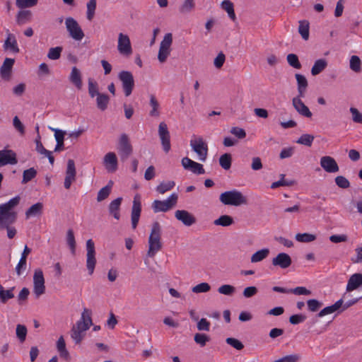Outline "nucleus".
Segmentation results:
<instances>
[{
	"label": "nucleus",
	"mask_w": 362,
	"mask_h": 362,
	"mask_svg": "<svg viewBox=\"0 0 362 362\" xmlns=\"http://www.w3.org/2000/svg\"><path fill=\"white\" fill-rule=\"evenodd\" d=\"M62 50L63 47L60 46L52 47L48 51L47 57L52 60H57L60 58Z\"/></svg>",
	"instance_id": "603ef678"
},
{
	"label": "nucleus",
	"mask_w": 362,
	"mask_h": 362,
	"mask_svg": "<svg viewBox=\"0 0 362 362\" xmlns=\"http://www.w3.org/2000/svg\"><path fill=\"white\" fill-rule=\"evenodd\" d=\"M109 101L110 98L107 94H98V95L96 98V104L98 108L101 111L105 110L107 108Z\"/></svg>",
	"instance_id": "c9c22d12"
},
{
	"label": "nucleus",
	"mask_w": 362,
	"mask_h": 362,
	"mask_svg": "<svg viewBox=\"0 0 362 362\" xmlns=\"http://www.w3.org/2000/svg\"><path fill=\"white\" fill-rule=\"evenodd\" d=\"M15 59L11 58H6L2 66L0 68V74L3 79L8 80L11 77L13 66Z\"/></svg>",
	"instance_id": "4be33fe9"
},
{
	"label": "nucleus",
	"mask_w": 362,
	"mask_h": 362,
	"mask_svg": "<svg viewBox=\"0 0 362 362\" xmlns=\"http://www.w3.org/2000/svg\"><path fill=\"white\" fill-rule=\"evenodd\" d=\"M302 97L293 98L292 100L293 105L296 110L302 116L306 117H311L312 112L310 111L309 108L304 104V103L301 100Z\"/></svg>",
	"instance_id": "412c9836"
},
{
	"label": "nucleus",
	"mask_w": 362,
	"mask_h": 362,
	"mask_svg": "<svg viewBox=\"0 0 362 362\" xmlns=\"http://www.w3.org/2000/svg\"><path fill=\"white\" fill-rule=\"evenodd\" d=\"M51 129L54 132V137L57 141V145L55 146L54 151L57 152L64 150V140L66 132L63 130L58 129L52 128Z\"/></svg>",
	"instance_id": "7c9ffc66"
},
{
	"label": "nucleus",
	"mask_w": 362,
	"mask_h": 362,
	"mask_svg": "<svg viewBox=\"0 0 362 362\" xmlns=\"http://www.w3.org/2000/svg\"><path fill=\"white\" fill-rule=\"evenodd\" d=\"M118 153L122 161H125L133 152V148L129 139L126 134H122L119 139L117 146Z\"/></svg>",
	"instance_id": "0eeeda50"
},
{
	"label": "nucleus",
	"mask_w": 362,
	"mask_h": 362,
	"mask_svg": "<svg viewBox=\"0 0 362 362\" xmlns=\"http://www.w3.org/2000/svg\"><path fill=\"white\" fill-rule=\"evenodd\" d=\"M336 185L342 189H347L350 187L349 181L344 176L339 175L335 177Z\"/></svg>",
	"instance_id": "338daca9"
},
{
	"label": "nucleus",
	"mask_w": 362,
	"mask_h": 362,
	"mask_svg": "<svg viewBox=\"0 0 362 362\" xmlns=\"http://www.w3.org/2000/svg\"><path fill=\"white\" fill-rule=\"evenodd\" d=\"M141 212V196L137 194L134 196L131 212L132 226L135 229L138 225Z\"/></svg>",
	"instance_id": "ddd939ff"
},
{
	"label": "nucleus",
	"mask_w": 362,
	"mask_h": 362,
	"mask_svg": "<svg viewBox=\"0 0 362 362\" xmlns=\"http://www.w3.org/2000/svg\"><path fill=\"white\" fill-rule=\"evenodd\" d=\"M316 239V236L310 233H298L296 235V240L300 243H310Z\"/></svg>",
	"instance_id": "6e6d98bb"
},
{
	"label": "nucleus",
	"mask_w": 362,
	"mask_h": 362,
	"mask_svg": "<svg viewBox=\"0 0 362 362\" xmlns=\"http://www.w3.org/2000/svg\"><path fill=\"white\" fill-rule=\"evenodd\" d=\"M194 340L197 344L203 347L210 341V337L205 334L197 333L194 334Z\"/></svg>",
	"instance_id": "5fc2aeb1"
},
{
	"label": "nucleus",
	"mask_w": 362,
	"mask_h": 362,
	"mask_svg": "<svg viewBox=\"0 0 362 362\" xmlns=\"http://www.w3.org/2000/svg\"><path fill=\"white\" fill-rule=\"evenodd\" d=\"M66 243L73 255H75L76 252V240L74 233L72 229H69L66 232Z\"/></svg>",
	"instance_id": "4c0bfd02"
},
{
	"label": "nucleus",
	"mask_w": 362,
	"mask_h": 362,
	"mask_svg": "<svg viewBox=\"0 0 362 362\" xmlns=\"http://www.w3.org/2000/svg\"><path fill=\"white\" fill-rule=\"evenodd\" d=\"M111 185H107L101 188L98 193L97 201L102 202L107 198L111 192Z\"/></svg>",
	"instance_id": "4d7b16f0"
},
{
	"label": "nucleus",
	"mask_w": 362,
	"mask_h": 362,
	"mask_svg": "<svg viewBox=\"0 0 362 362\" xmlns=\"http://www.w3.org/2000/svg\"><path fill=\"white\" fill-rule=\"evenodd\" d=\"M150 106L151 107V110L149 112V115L154 117H158L160 115L159 112V103L154 95H150Z\"/></svg>",
	"instance_id": "e433bc0d"
},
{
	"label": "nucleus",
	"mask_w": 362,
	"mask_h": 362,
	"mask_svg": "<svg viewBox=\"0 0 362 362\" xmlns=\"http://www.w3.org/2000/svg\"><path fill=\"white\" fill-rule=\"evenodd\" d=\"M65 25L69 36L76 41H81L84 37V33L78 23L72 17L65 20Z\"/></svg>",
	"instance_id": "39448f33"
},
{
	"label": "nucleus",
	"mask_w": 362,
	"mask_h": 362,
	"mask_svg": "<svg viewBox=\"0 0 362 362\" xmlns=\"http://www.w3.org/2000/svg\"><path fill=\"white\" fill-rule=\"evenodd\" d=\"M27 332V328L25 325H18L16 326V336L21 342H23L25 340Z\"/></svg>",
	"instance_id": "680f3d73"
},
{
	"label": "nucleus",
	"mask_w": 362,
	"mask_h": 362,
	"mask_svg": "<svg viewBox=\"0 0 362 362\" xmlns=\"http://www.w3.org/2000/svg\"><path fill=\"white\" fill-rule=\"evenodd\" d=\"M221 7L225 10L230 19L235 21L236 18L235 13L234 11L233 4L229 0H224L221 3Z\"/></svg>",
	"instance_id": "a19ab883"
},
{
	"label": "nucleus",
	"mask_w": 362,
	"mask_h": 362,
	"mask_svg": "<svg viewBox=\"0 0 362 362\" xmlns=\"http://www.w3.org/2000/svg\"><path fill=\"white\" fill-rule=\"evenodd\" d=\"M42 209L43 204L41 202L32 205L25 212L26 218L40 215L42 212Z\"/></svg>",
	"instance_id": "f704fd0d"
},
{
	"label": "nucleus",
	"mask_w": 362,
	"mask_h": 362,
	"mask_svg": "<svg viewBox=\"0 0 362 362\" xmlns=\"http://www.w3.org/2000/svg\"><path fill=\"white\" fill-rule=\"evenodd\" d=\"M33 292L37 298L45 293V278L40 269H35L34 272Z\"/></svg>",
	"instance_id": "9d476101"
},
{
	"label": "nucleus",
	"mask_w": 362,
	"mask_h": 362,
	"mask_svg": "<svg viewBox=\"0 0 362 362\" xmlns=\"http://www.w3.org/2000/svg\"><path fill=\"white\" fill-rule=\"evenodd\" d=\"M286 59L288 64L296 69H300L301 68V64L299 62L298 57L295 54H288L286 57Z\"/></svg>",
	"instance_id": "864d4df0"
},
{
	"label": "nucleus",
	"mask_w": 362,
	"mask_h": 362,
	"mask_svg": "<svg viewBox=\"0 0 362 362\" xmlns=\"http://www.w3.org/2000/svg\"><path fill=\"white\" fill-rule=\"evenodd\" d=\"M327 61L325 59H317L311 68V74L317 76L323 71L327 66Z\"/></svg>",
	"instance_id": "72a5a7b5"
},
{
	"label": "nucleus",
	"mask_w": 362,
	"mask_h": 362,
	"mask_svg": "<svg viewBox=\"0 0 362 362\" xmlns=\"http://www.w3.org/2000/svg\"><path fill=\"white\" fill-rule=\"evenodd\" d=\"M349 111L352 115V120L356 123L362 124V113L357 108L353 107H350Z\"/></svg>",
	"instance_id": "774afa93"
},
{
	"label": "nucleus",
	"mask_w": 362,
	"mask_h": 362,
	"mask_svg": "<svg viewBox=\"0 0 362 362\" xmlns=\"http://www.w3.org/2000/svg\"><path fill=\"white\" fill-rule=\"evenodd\" d=\"M4 48L9 49L13 53H18L20 51L15 35L11 33L8 30H7V37L4 42Z\"/></svg>",
	"instance_id": "b1692460"
},
{
	"label": "nucleus",
	"mask_w": 362,
	"mask_h": 362,
	"mask_svg": "<svg viewBox=\"0 0 362 362\" xmlns=\"http://www.w3.org/2000/svg\"><path fill=\"white\" fill-rule=\"evenodd\" d=\"M117 50L120 54L129 57L132 54L130 39L127 35L122 33L118 35Z\"/></svg>",
	"instance_id": "9b49d317"
},
{
	"label": "nucleus",
	"mask_w": 362,
	"mask_h": 362,
	"mask_svg": "<svg viewBox=\"0 0 362 362\" xmlns=\"http://www.w3.org/2000/svg\"><path fill=\"white\" fill-rule=\"evenodd\" d=\"M88 93L90 98L98 96L101 94L98 90V84L92 78L88 79Z\"/></svg>",
	"instance_id": "8fccbe9b"
},
{
	"label": "nucleus",
	"mask_w": 362,
	"mask_h": 362,
	"mask_svg": "<svg viewBox=\"0 0 362 362\" xmlns=\"http://www.w3.org/2000/svg\"><path fill=\"white\" fill-rule=\"evenodd\" d=\"M234 220L229 215H222L214 221V225L223 227L230 226L233 224Z\"/></svg>",
	"instance_id": "ea45409f"
},
{
	"label": "nucleus",
	"mask_w": 362,
	"mask_h": 362,
	"mask_svg": "<svg viewBox=\"0 0 362 362\" xmlns=\"http://www.w3.org/2000/svg\"><path fill=\"white\" fill-rule=\"evenodd\" d=\"M349 66L353 71L359 73L361 71V61L360 58L356 55L351 56L350 58Z\"/></svg>",
	"instance_id": "a18cd8bd"
},
{
	"label": "nucleus",
	"mask_w": 362,
	"mask_h": 362,
	"mask_svg": "<svg viewBox=\"0 0 362 362\" xmlns=\"http://www.w3.org/2000/svg\"><path fill=\"white\" fill-rule=\"evenodd\" d=\"M218 291L220 293L223 294V295L232 296L235 293V288L234 286H233L231 285L224 284V285L221 286L218 288Z\"/></svg>",
	"instance_id": "e2e57ef3"
},
{
	"label": "nucleus",
	"mask_w": 362,
	"mask_h": 362,
	"mask_svg": "<svg viewBox=\"0 0 362 362\" xmlns=\"http://www.w3.org/2000/svg\"><path fill=\"white\" fill-rule=\"evenodd\" d=\"M118 78L122 82L125 96H129L134 88L133 74L129 71H122L119 73Z\"/></svg>",
	"instance_id": "6e6552de"
},
{
	"label": "nucleus",
	"mask_w": 362,
	"mask_h": 362,
	"mask_svg": "<svg viewBox=\"0 0 362 362\" xmlns=\"http://www.w3.org/2000/svg\"><path fill=\"white\" fill-rule=\"evenodd\" d=\"M307 305L308 310L311 312H316L322 306V303L316 299L308 300Z\"/></svg>",
	"instance_id": "0e129e2a"
},
{
	"label": "nucleus",
	"mask_w": 362,
	"mask_h": 362,
	"mask_svg": "<svg viewBox=\"0 0 362 362\" xmlns=\"http://www.w3.org/2000/svg\"><path fill=\"white\" fill-rule=\"evenodd\" d=\"M57 349L59 356L66 361H69L71 357L69 352L66 349V343L63 336H60L57 341Z\"/></svg>",
	"instance_id": "bb28decb"
},
{
	"label": "nucleus",
	"mask_w": 362,
	"mask_h": 362,
	"mask_svg": "<svg viewBox=\"0 0 362 362\" xmlns=\"http://www.w3.org/2000/svg\"><path fill=\"white\" fill-rule=\"evenodd\" d=\"M320 165L326 172L329 173H337L339 169L336 160L328 156L321 158Z\"/></svg>",
	"instance_id": "6ab92c4d"
},
{
	"label": "nucleus",
	"mask_w": 362,
	"mask_h": 362,
	"mask_svg": "<svg viewBox=\"0 0 362 362\" xmlns=\"http://www.w3.org/2000/svg\"><path fill=\"white\" fill-rule=\"evenodd\" d=\"M76 168L75 163L73 160L69 159L67 162V168L66 170V177L64 179V187L69 189L73 182L76 180Z\"/></svg>",
	"instance_id": "dca6fc26"
},
{
	"label": "nucleus",
	"mask_w": 362,
	"mask_h": 362,
	"mask_svg": "<svg viewBox=\"0 0 362 362\" xmlns=\"http://www.w3.org/2000/svg\"><path fill=\"white\" fill-rule=\"evenodd\" d=\"M122 198L118 197L112 201L109 205V211L115 218L117 220L119 219V209L122 204Z\"/></svg>",
	"instance_id": "473e14b6"
},
{
	"label": "nucleus",
	"mask_w": 362,
	"mask_h": 362,
	"mask_svg": "<svg viewBox=\"0 0 362 362\" xmlns=\"http://www.w3.org/2000/svg\"><path fill=\"white\" fill-rule=\"evenodd\" d=\"M190 146L197 154L199 160L204 162L208 156V145L202 137H197L191 139Z\"/></svg>",
	"instance_id": "423d86ee"
},
{
	"label": "nucleus",
	"mask_w": 362,
	"mask_h": 362,
	"mask_svg": "<svg viewBox=\"0 0 362 362\" xmlns=\"http://www.w3.org/2000/svg\"><path fill=\"white\" fill-rule=\"evenodd\" d=\"M158 136L160 139L163 151L168 153L170 150V135L167 124L161 122L158 125Z\"/></svg>",
	"instance_id": "f8f14e48"
},
{
	"label": "nucleus",
	"mask_w": 362,
	"mask_h": 362,
	"mask_svg": "<svg viewBox=\"0 0 362 362\" xmlns=\"http://www.w3.org/2000/svg\"><path fill=\"white\" fill-rule=\"evenodd\" d=\"M18 163L16 153L8 149L0 151V167L6 165H16Z\"/></svg>",
	"instance_id": "2eb2a0df"
},
{
	"label": "nucleus",
	"mask_w": 362,
	"mask_h": 362,
	"mask_svg": "<svg viewBox=\"0 0 362 362\" xmlns=\"http://www.w3.org/2000/svg\"><path fill=\"white\" fill-rule=\"evenodd\" d=\"M313 140L314 136L313 135L304 134L299 137L296 142L299 144L305 145L307 146H311Z\"/></svg>",
	"instance_id": "13d9d810"
},
{
	"label": "nucleus",
	"mask_w": 362,
	"mask_h": 362,
	"mask_svg": "<svg viewBox=\"0 0 362 362\" xmlns=\"http://www.w3.org/2000/svg\"><path fill=\"white\" fill-rule=\"evenodd\" d=\"M20 199V197L16 196L11 199L8 202L0 204V214L6 212L16 213L13 211L12 209L19 204Z\"/></svg>",
	"instance_id": "cd10ccee"
},
{
	"label": "nucleus",
	"mask_w": 362,
	"mask_h": 362,
	"mask_svg": "<svg viewBox=\"0 0 362 362\" xmlns=\"http://www.w3.org/2000/svg\"><path fill=\"white\" fill-rule=\"evenodd\" d=\"M295 77L297 81L299 97H304L305 92L308 87V81L303 75L300 74H296Z\"/></svg>",
	"instance_id": "2f4dec72"
},
{
	"label": "nucleus",
	"mask_w": 362,
	"mask_h": 362,
	"mask_svg": "<svg viewBox=\"0 0 362 362\" xmlns=\"http://www.w3.org/2000/svg\"><path fill=\"white\" fill-rule=\"evenodd\" d=\"M211 323L206 318L198 320L197 327L199 331L209 332L210 330Z\"/></svg>",
	"instance_id": "69168bd1"
},
{
	"label": "nucleus",
	"mask_w": 362,
	"mask_h": 362,
	"mask_svg": "<svg viewBox=\"0 0 362 362\" xmlns=\"http://www.w3.org/2000/svg\"><path fill=\"white\" fill-rule=\"evenodd\" d=\"M272 263L274 266L279 267L281 269H284L288 268L291 265L292 259L289 255L281 252L272 259Z\"/></svg>",
	"instance_id": "f3484780"
},
{
	"label": "nucleus",
	"mask_w": 362,
	"mask_h": 362,
	"mask_svg": "<svg viewBox=\"0 0 362 362\" xmlns=\"http://www.w3.org/2000/svg\"><path fill=\"white\" fill-rule=\"evenodd\" d=\"M37 175V170L34 168H30L23 171L22 183L25 184L35 178Z\"/></svg>",
	"instance_id": "de8ad7c7"
},
{
	"label": "nucleus",
	"mask_w": 362,
	"mask_h": 362,
	"mask_svg": "<svg viewBox=\"0 0 362 362\" xmlns=\"http://www.w3.org/2000/svg\"><path fill=\"white\" fill-rule=\"evenodd\" d=\"M37 4V0H16L17 7L21 9L30 8Z\"/></svg>",
	"instance_id": "052dcab7"
},
{
	"label": "nucleus",
	"mask_w": 362,
	"mask_h": 362,
	"mask_svg": "<svg viewBox=\"0 0 362 362\" xmlns=\"http://www.w3.org/2000/svg\"><path fill=\"white\" fill-rule=\"evenodd\" d=\"M96 5H97L96 0H89L87 3L86 16L89 21H91L95 16Z\"/></svg>",
	"instance_id": "3c124183"
},
{
	"label": "nucleus",
	"mask_w": 362,
	"mask_h": 362,
	"mask_svg": "<svg viewBox=\"0 0 362 362\" xmlns=\"http://www.w3.org/2000/svg\"><path fill=\"white\" fill-rule=\"evenodd\" d=\"M103 163L105 169L110 173H114L117 169V158L115 153L109 152L103 159Z\"/></svg>",
	"instance_id": "aec40b11"
},
{
	"label": "nucleus",
	"mask_w": 362,
	"mask_h": 362,
	"mask_svg": "<svg viewBox=\"0 0 362 362\" xmlns=\"http://www.w3.org/2000/svg\"><path fill=\"white\" fill-rule=\"evenodd\" d=\"M220 202L224 205L240 206L246 204L247 198L238 190L226 191L221 194Z\"/></svg>",
	"instance_id": "7ed1b4c3"
},
{
	"label": "nucleus",
	"mask_w": 362,
	"mask_h": 362,
	"mask_svg": "<svg viewBox=\"0 0 362 362\" xmlns=\"http://www.w3.org/2000/svg\"><path fill=\"white\" fill-rule=\"evenodd\" d=\"M269 254L268 248H264L255 252L251 257V262H259L264 259Z\"/></svg>",
	"instance_id": "58836bf2"
},
{
	"label": "nucleus",
	"mask_w": 362,
	"mask_h": 362,
	"mask_svg": "<svg viewBox=\"0 0 362 362\" xmlns=\"http://www.w3.org/2000/svg\"><path fill=\"white\" fill-rule=\"evenodd\" d=\"M362 285V274L355 273L348 280L346 291L350 292L359 288Z\"/></svg>",
	"instance_id": "5701e85b"
},
{
	"label": "nucleus",
	"mask_w": 362,
	"mask_h": 362,
	"mask_svg": "<svg viewBox=\"0 0 362 362\" xmlns=\"http://www.w3.org/2000/svg\"><path fill=\"white\" fill-rule=\"evenodd\" d=\"M344 303L343 299L341 298L339 300H337L334 304L325 307L322 310H321L316 315L317 317H322L325 315L332 314L339 310L341 306L342 303Z\"/></svg>",
	"instance_id": "c85d7f7f"
},
{
	"label": "nucleus",
	"mask_w": 362,
	"mask_h": 362,
	"mask_svg": "<svg viewBox=\"0 0 362 362\" xmlns=\"http://www.w3.org/2000/svg\"><path fill=\"white\" fill-rule=\"evenodd\" d=\"M232 156L230 153H226L221 155L219 158V165L222 168L227 170L231 167Z\"/></svg>",
	"instance_id": "79ce46f5"
},
{
	"label": "nucleus",
	"mask_w": 362,
	"mask_h": 362,
	"mask_svg": "<svg viewBox=\"0 0 362 362\" xmlns=\"http://www.w3.org/2000/svg\"><path fill=\"white\" fill-rule=\"evenodd\" d=\"M175 185L174 181H168L161 182L156 187V191L160 194H164L166 192L172 189Z\"/></svg>",
	"instance_id": "09e8293b"
},
{
	"label": "nucleus",
	"mask_w": 362,
	"mask_h": 362,
	"mask_svg": "<svg viewBox=\"0 0 362 362\" xmlns=\"http://www.w3.org/2000/svg\"><path fill=\"white\" fill-rule=\"evenodd\" d=\"M195 6L194 0H185L183 4L180 6L179 11L185 14L191 12Z\"/></svg>",
	"instance_id": "49530a36"
},
{
	"label": "nucleus",
	"mask_w": 362,
	"mask_h": 362,
	"mask_svg": "<svg viewBox=\"0 0 362 362\" xmlns=\"http://www.w3.org/2000/svg\"><path fill=\"white\" fill-rule=\"evenodd\" d=\"M211 289V286L208 283L203 282L199 284L192 288V291L194 293H206Z\"/></svg>",
	"instance_id": "bf43d9fd"
},
{
	"label": "nucleus",
	"mask_w": 362,
	"mask_h": 362,
	"mask_svg": "<svg viewBox=\"0 0 362 362\" xmlns=\"http://www.w3.org/2000/svg\"><path fill=\"white\" fill-rule=\"evenodd\" d=\"M92 311L88 308H83L80 319L73 325L71 329V337L76 344H79L85 337V332L93 325Z\"/></svg>",
	"instance_id": "f257e3e1"
},
{
	"label": "nucleus",
	"mask_w": 362,
	"mask_h": 362,
	"mask_svg": "<svg viewBox=\"0 0 362 362\" xmlns=\"http://www.w3.org/2000/svg\"><path fill=\"white\" fill-rule=\"evenodd\" d=\"M178 195L176 193L170 194L165 200H155L151 207L154 213L167 212L173 209L177 202Z\"/></svg>",
	"instance_id": "20e7f679"
},
{
	"label": "nucleus",
	"mask_w": 362,
	"mask_h": 362,
	"mask_svg": "<svg viewBox=\"0 0 362 362\" xmlns=\"http://www.w3.org/2000/svg\"><path fill=\"white\" fill-rule=\"evenodd\" d=\"M181 163L185 170H190L194 174L203 175L205 173L203 165L191 160L188 157L183 158Z\"/></svg>",
	"instance_id": "4468645a"
},
{
	"label": "nucleus",
	"mask_w": 362,
	"mask_h": 362,
	"mask_svg": "<svg viewBox=\"0 0 362 362\" xmlns=\"http://www.w3.org/2000/svg\"><path fill=\"white\" fill-rule=\"evenodd\" d=\"M32 12L29 10H21L19 11L16 17V23L18 25H23L29 23L32 20Z\"/></svg>",
	"instance_id": "a878e982"
},
{
	"label": "nucleus",
	"mask_w": 362,
	"mask_h": 362,
	"mask_svg": "<svg viewBox=\"0 0 362 362\" xmlns=\"http://www.w3.org/2000/svg\"><path fill=\"white\" fill-rule=\"evenodd\" d=\"M298 32L303 39L307 40L309 37V23L307 21H300Z\"/></svg>",
	"instance_id": "c03bdc74"
},
{
	"label": "nucleus",
	"mask_w": 362,
	"mask_h": 362,
	"mask_svg": "<svg viewBox=\"0 0 362 362\" xmlns=\"http://www.w3.org/2000/svg\"><path fill=\"white\" fill-rule=\"evenodd\" d=\"M69 81L78 88L81 89L83 83L80 71L74 66L69 76Z\"/></svg>",
	"instance_id": "c756f323"
},
{
	"label": "nucleus",
	"mask_w": 362,
	"mask_h": 362,
	"mask_svg": "<svg viewBox=\"0 0 362 362\" xmlns=\"http://www.w3.org/2000/svg\"><path fill=\"white\" fill-rule=\"evenodd\" d=\"M86 267L90 275L93 274L96 264L95 244L92 239L86 241Z\"/></svg>",
	"instance_id": "1a4fd4ad"
},
{
	"label": "nucleus",
	"mask_w": 362,
	"mask_h": 362,
	"mask_svg": "<svg viewBox=\"0 0 362 362\" xmlns=\"http://www.w3.org/2000/svg\"><path fill=\"white\" fill-rule=\"evenodd\" d=\"M14 287L5 290L4 288L0 284V300L1 303H5L8 300L11 299L14 297L13 291Z\"/></svg>",
	"instance_id": "37998d69"
},
{
	"label": "nucleus",
	"mask_w": 362,
	"mask_h": 362,
	"mask_svg": "<svg viewBox=\"0 0 362 362\" xmlns=\"http://www.w3.org/2000/svg\"><path fill=\"white\" fill-rule=\"evenodd\" d=\"M17 218L16 213H3L0 214V229L11 226L13 223Z\"/></svg>",
	"instance_id": "393cba45"
},
{
	"label": "nucleus",
	"mask_w": 362,
	"mask_h": 362,
	"mask_svg": "<svg viewBox=\"0 0 362 362\" xmlns=\"http://www.w3.org/2000/svg\"><path fill=\"white\" fill-rule=\"evenodd\" d=\"M175 216L186 226H191L197 221L196 218L186 210H177Z\"/></svg>",
	"instance_id": "a211bd4d"
},
{
	"label": "nucleus",
	"mask_w": 362,
	"mask_h": 362,
	"mask_svg": "<svg viewBox=\"0 0 362 362\" xmlns=\"http://www.w3.org/2000/svg\"><path fill=\"white\" fill-rule=\"evenodd\" d=\"M161 247V226L158 221H155L152 224L151 231L148 238L147 255L150 257H153Z\"/></svg>",
	"instance_id": "f03ea898"
}]
</instances>
